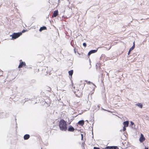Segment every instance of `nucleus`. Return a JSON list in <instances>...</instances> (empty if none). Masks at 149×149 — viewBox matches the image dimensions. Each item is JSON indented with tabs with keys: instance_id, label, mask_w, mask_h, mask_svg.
<instances>
[{
	"instance_id": "2",
	"label": "nucleus",
	"mask_w": 149,
	"mask_h": 149,
	"mask_svg": "<svg viewBox=\"0 0 149 149\" xmlns=\"http://www.w3.org/2000/svg\"><path fill=\"white\" fill-rule=\"evenodd\" d=\"M59 124L60 130L62 131H65L67 129L66 122H59Z\"/></svg>"
},
{
	"instance_id": "20",
	"label": "nucleus",
	"mask_w": 149,
	"mask_h": 149,
	"mask_svg": "<svg viewBox=\"0 0 149 149\" xmlns=\"http://www.w3.org/2000/svg\"><path fill=\"white\" fill-rule=\"evenodd\" d=\"M81 139L82 140H83V134H81Z\"/></svg>"
},
{
	"instance_id": "6",
	"label": "nucleus",
	"mask_w": 149,
	"mask_h": 149,
	"mask_svg": "<svg viewBox=\"0 0 149 149\" xmlns=\"http://www.w3.org/2000/svg\"><path fill=\"white\" fill-rule=\"evenodd\" d=\"M58 10H55L52 16V17H56L58 15Z\"/></svg>"
},
{
	"instance_id": "21",
	"label": "nucleus",
	"mask_w": 149,
	"mask_h": 149,
	"mask_svg": "<svg viewBox=\"0 0 149 149\" xmlns=\"http://www.w3.org/2000/svg\"><path fill=\"white\" fill-rule=\"evenodd\" d=\"M100 148L98 147H94L93 148V149H99Z\"/></svg>"
},
{
	"instance_id": "1",
	"label": "nucleus",
	"mask_w": 149,
	"mask_h": 149,
	"mask_svg": "<svg viewBox=\"0 0 149 149\" xmlns=\"http://www.w3.org/2000/svg\"><path fill=\"white\" fill-rule=\"evenodd\" d=\"M85 85V83H83L78 85L75 91V93L76 96L78 97H80L82 96V90L84 87Z\"/></svg>"
},
{
	"instance_id": "11",
	"label": "nucleus",
	"mask_w": 149,
	"mask_h": 149,
	"mask_svg": "<svg viewBox=\"0 0 149 149\" xmlns=\"http://www.w3.org/2000/svg\"><path fill=\"white\" fill-rule=\"evenodd\" d=\"M97 51V50H93L90 51L88 54V55H90L91 54L96 52Z\"/></svg>"
},
{
	"instance_id": "24",
	"label": "nucleus",
	"mask_w": 149,
	"mask_h": 149,
	"mask_svg": "<svg viewBox=\"0 0 149 149\" xmlns=\"http://www.w3.org/2000/svg\"><path fill=\"white\" fill-rule=\"evenodd\" d=\"M145 149H148V147H146L145 148Z\"/></svg>"
},
{
	"instance_id": "14",
	"label": "nucleus",
	"mask_w": 149,
	"mask_h": 149,
	"mask_svg": "<svg viewBox=\"0 0 149 149\" xmlns=\"http://www.w3.org/2000/svg\"><path fill=\"white\" fill-rule=\"evenodd\" d=\"M73 70H71L68 72L69 75H70L71 77L72 76V75L73 74Z\"/></svg>"
},
{
	"instance_id": "9",
	"label": "nucleus",
	"mask_w": 149,
	"mask_h": 149,
	"mask_svg": "<svg viewBox=\"0 0 149 149\" xmlns=\"http://www.w3.org/2000/svg\"><path fill=\"white\" fill-rule=\"evenodd\" d=\"M30 136L29 134H26L24 136V138L25 140L28 139L30 137Z\"/></svg>"
},
{
	"instance_id": "5",
	"label": "nucleus",
	"mask_w": 149,
	"mask_h": 149,
	"mask_svg": "<svg viewBox=\"0 0 149 149\" xmlns=\"http://www.w3.org/2000/svg\"><path fill=\"white\" fill-rule=\"evenodd\" d=\"M106 149H119L117 146H108L105 148Z\"/></svg>"
},
{
	"instance_id": "28",
	"label": "nucleus",
	"mask_w": 149,
	"mask_h": 149,
	"mask_svg": "<svg viewBox=\"0 0 149 149\" xmlns=\"http://www.w3.org/2000/svg\"><path fill=\"white\" fill-rule=\"evenodd\" d=\"M73 88H74V89H75V87H74Z\"/></svg>"
},
{
	"instance_id": "16",
	"label": "nucleus",
	"mask_w": 149,
	"mask_h": 149,
	"mask_svg": "<svg viewBox=\"0 0 149 149\" xmlns=\"http://www.w3.org/2000/svg\"><path fill=\"white\" fill-rule=\"evenodd\" d=\"M135 44L134 43V42H133V45L132 46V47H131V51H132V50H133L135 48Z\"/></svg>"
},
{
	"instance_id": "17",
	"label": "nucleus",
	"mask_w": 149,
	"mask_h": 149,
	"mask_svg": "<svg viewBox=\"0 0 149 149\" xmlns=\"http://www.w3.org/2000/svg\"><path fill=\"white\" fill-rule=\"evenodd\" d=\"M85 81L86 82L87 84H90L91 83V82L90 81H88L87 80H85Z\"/></svg>"
},
{
	"instance_id": "27",
	"label": "nucleus",
	"mask_w": 149,
	"mask_h": 149,
	"mask_svg": "<svg viewBox=\"0 0 149 149\" xmlns=\"http://www.w3.org/2000/svg\"><path fill=\"white\" fill-rule=\"evenodd\" d=\"M79 121H84L83 120H80Z\"/></svg>"
},
{
	"instance_id": "25",
	"label": "nucleus",
	"mask_w": 149,
	"mask_h": 149,
	"mask_svg": "<svg viewBox=\"0 0 149 149\" xmlns=\"http://www.w3.org/2000/svg\"><path fill=\"white\" fill-rule=\"evenodd\" d=\"M61 121H65L64 120H61Z\"/></svg>"
},
{
	"instance_id": "26",
	"label": "nucleus",
	"mask_w": 149,
	"mask_h": 149,
	"mask_svg": "<svg viewBox=\"0 0 149 149\" xmlns=\"http://www.w3.org/2000/svg\"><path fill=\"white\" fill-rule=\"evenodd\" d=\"M72 86L73 87V83H72Z\"/></svg>"
},
{
	"instance_id": "7",
	"label": "nucleus",
	"mask_w": 149,
	"mask_h": 149,
	"mask_svg": "<svg viewBox=\"0 0 149 149\" xmlns=\"http://www.w3.org/2000/svg\"><path fill=\"white\" fill-rule=\"evenodd\" d=\"M145 140V138L144 137L143 135L141 134V135L140 137L139 138V141L140 142H142Z\"/></svg>"
},
{
	"instance_id": "12",
	"label": "nucleus",
	"mask_w": 149,
	"mask_h": 149,
	"mask_svg": "<svg viewBox=\"0 0 149 149\" xmlns=\"http://www.w3.org/2000/svg\"><path fill=\"white\" fill-rule=\"evenodd\" d=\"M47 28L45 26H43L42 27H41L39 29V31H42L43 30H47Z\"/></svg>"
},
{
	"instance_id": "18",
	"label": "nucleus",
	"mask_w": 149,
	"mask_h": 149,
	"mask_svg": "<svg viewBox=\"0 0 149 149\" xmlns=\"http://www.w3.org/2000/svg\"><path fill=\"white\" fill-rule=\"evenodd\" d=\"M126 127H125V126H124L123 127V131H125L126 130Z\"/></svg>"
},
{
	"instance_id": "3",
	"label": "nucleus",
	"mask_w": 149,
	"mask_h": 149,
	"mask_svg": "<svg viewBox=\"0 0 149 149\" xmlns=\"http://www.w3.org/2000/svg\"><path fill=\"white\" fill-rule=\"evenodd\" d=\"M19 64L18 67L19 68H21L23 67L26 68V63L25 62L22 61V60L19 61Z\"/></svg>"
},
{
	"instance_id": "22",
	"label": "nucleus",
	"mask_w": 149,
	"mask_h": 149,
	"mask_svg": "<svg viewBox=\"0 0 149 149\" xmlns=\"http://www.w3.org/2000/svg\"><path fill=\"white\" fill-rule=\"evenodd\" d=\"M134 125V123L131 122V125L132 126Z\"/></svg>"
},
{
	"instance_id": "19",
	"label": "nucleus",
	"mask_w": 149,
	"mask_h": 149,
	"mask_svg": "<svg viewBox=\"0 0 149 149\" xmlns=\"http://www.w3.org/2000/svg\"><path fill=\"white\" fill-rule=\"evenodd\" d=\"M83 45L85 47H86V43H83Z\"/></svg>"
},
{
	"instance_id": "13",
	"label": "nucleus",
	"mask_w": 149,
	"mask_h": 149,
	"mask_svg": "<svg viewBox=\"0 0 149 149\" xmlns=\"http://www.w3.org/2000/svg\"><path fill=\"white\" fill-rule=\"evenodd\" d=\"M129 122H124L123 123L124 126L127 127L129 125Z\"/></svg>"
},
{
	"instance_id": "8",
	"label": "nucleus",
	"mask_w": 149,
	"mask_h": 149,
	"mask_svg": "<svg viewBox=\"0 0 149 149\" xmlns=\"http://www.w3.org/2000/svg\"><path fill=\"white\" fill-rule=\"evenodd\" d=\"M68 130L69 131L72 132L74 130V129L72 126L70 125L68 127Z\"/></svg>"
},
{
	"instance_id": "4",
	"label": "nucleus",
	"mask_w": 149,
	"mask_h": 149,
	"mask_svg": "<svg viewBox=\"0 0 149 149\" xmlns=\"http://www.w3.org/2000/svg\"><path fill=\"white\" fill-rule=\"evenodd\" d=\"M21 34V33H14L12 35V38L14 39H15L19 37L20 36Z\"/></svg>"
},
{
	"instance_id": "30",
	"label": "nucleus",
	"mask_w": 149,
	"mask_h": 149,
	"mask_svg": "<svg viewBox=\"0 0 149 149\" xmlns=\"http://www.w3.org/2000/svg\"><path fill=\"white\" fill-rule=\"evenodd\" d=\"M41 149H42V148H41Z\"/></svg>"
},
{
	"instance_id": "15",
	"label": "nucleus",
	"mask_w": 149,
	"mask_h": 149,
	"mask_svg": "<svg viewBox=\"0 0 149 149\" xmlns=\"http://www.w3.org/2000/svg\"><path fill=\"white\" fill-rule=\"evenodd\" d=\"M84 122H78V124L82 126L84 124Z\"/></svg>"
},
{
	"instance_id": "10",
	"label": "nucleus",
	"mask_w": 149,
	"mask_h": 149,
	"mask_svg": "<svg viewBox=\"0 0 149 149\" xmlns=\"http://www.w3.org/2000/svg\"><path fill=\"white\" fill-rule=\"evenodd\" d=\"M135 105L139 107L140 108H142L143 107V104L140 103H136Z\"/></svg>"
},
{
	"instance_id": "29",
	"label": "nucleus",
	"mask_w": 149,
	"mask_h": 149,
	"mask_svg": "<svg viewBox=\"0 0 149 149\" xmlns=\"http://www.w3.org/2000/svg\"><path fill=\"white\" fill-rule=\"evenodd\" d=\"M86 121H88V120H86Z\"/></svg>"
},
{
	"instance_id": "23",
	"label": "nucleus",
	"mask_w": 149,
	"mask_h": 149,
	"mask_svg": "<svg viewBox=\"0 0 149 149\" xmlns=\"http://www.w3.org/2000/svg\"><path fill=\"white\" fill-rule=\"evenodd\" d=\"M130 49L129 50V52L128 53V55L130 54Z\"/></svg>"
}]
</instances>
